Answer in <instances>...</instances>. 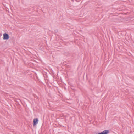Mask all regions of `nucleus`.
Masks as SVG:
<instances>
[{"mask_svg": "<svg viewBox=\"0 0 134 134\" xmlns=\"http://www.w3.org/2000/svg\"><path fill=\"white\" fill-rule=\"evenodd\" d=\"M3 35V39L4 40H8L9 38L8 35L6 33H4Z\"/></svg>", "mask_w": 134, "mask_h": 134, "instance_id": "f257e3e1", "label": "nucleus"}, {"mask_svg": "<svg viewBox=\"0 0 134 134\" xmlns=\"http://www.w3.org/2000/svg\"><path fill=\"white\" fill-rule=\"evenodd\" d=\"M38 122V120L37 118L34 119V126L36 125Z\"/></svg>", "mask_w": 134, "mask_h": 134, "instance_id": "f03ea898", "label": "nucleus"}]
</instances>
